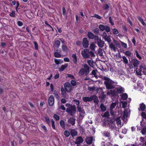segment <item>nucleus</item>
Wrapping results in <instances>:
<instances>
[{
    "mask_svg": "<svg viewBox=\"0 0 146 146\" xmlns=\"http://www.w3.org/2000/svg\"><path fill=\"white\" fill-rule=\"evenodd\" d=\"M124 91V89L120 86H117L115 87L113 90H108L107 91V95L111 98L117 96L118 94L123 92Z\"/></svg>",
    "mask_w": 146,
    "mask_h": 146,
    "instance_id": "nucleus-1",
    "label": "nucleus"
},
{
    "mask_svg": "<svg viewBox=\"0 0 146 146\" xmlns=\"http://www.w3.org/2000/svg\"><path fill=\"white\" fill-rule=\"evenodd\" d=\"M103 79L105 80L104 83L108 89H113L114 86L113 85L114 82L109 78L107 77H104Z\"/></svg>",
    "mask_w": 146,
    "mask_h": 146,
    "instance_id": "nucleus-2",
    "label": "nucleus"
},
{
    "mask_svg": "<svg viewBox=\"0 0 146 146\" xmlns=\"http://www.w3.org/2000/svg\"><path fill=\"white\" fill-rule=\"evenodd\" d=\"M66 106L68 107L66 111L68 113L71 115H73L76 111V108L74 105H72L69 104H66Z\"/></svg>",
    "mask_w": 146,
    "mask_h": 146,
    "instance_id": "nucleus-3",
    "label": "nucleus"
},
{
    "mask_svg": "<svg viewBox=\"0 0 146 146\" xmlns=\"http://www.w3.org/2000/svg\"><path fill=\"white\" fill-rule=\"evenodd\" d=\"M130 113V110L129 108L125 109L124 111L122 112L121 115L124 123H126L127 117L129 115Z\"/></svg>",
    "mask_w": 146,
    "mask_h": 146,
    "instance_id": "nucleus-4",
    "label": "nucleus"
},
{
    "mask_svg": "<svg viewBox=\"0 0 146 146\" xmlns=\"http://www.w3.org/2000/svg\"><path fill=\"white\" fill-rule=\"evenodd\" d=\"M84 69H81L79 72L80 75H82L84 74L87 75L89 72V66L86 64L84 65Z\"/></svg>",
    "mask_w": 146,
    "mask_h": 146,
    "instance_id": "nucleus-5",
    "label": "nucleus"
},
{
    "mask_svg": "<svg viewBox=\"0 0 146 146\" xmlns=\"http://www.w3.org/2000/svg\"><path fill=\"white\" fill-rule=\"evenodd\" d=\"M89 51L86 48L82 51L81 54L84 58H86L89 57Z\"/></svg>",
    "mask_w": 146,
    "mask_h": 146,
    "instance_id": "nucleus-6",
    "label": "nucleus"
},
{
    "mask_svg": "<svg viewBox=\"0 0 146 146\" xmlns=\"http://www.w3.org/2000/svg\"><path fill=\"white\" fill-rule=\"evenodd\" d=\"M100 30L102 31H103L106 30L107 32H109L110 31V29L109 27L107 26H104L102 25H100L99 26Z\"/></svg>",
    "mask_w": 146,
    "mask_h": 146,
    "instance_id": "nucleus-7",
    "label": "nucleus"
},
{
    "mask_svg": "<svg viewBox=\"0 0 146 146\" xmlns=\"http://www.w3.org/2000/svg\"><path fill=\"white\" fill-rule=\"evenodd\" d=\"M64 87L65 90L68 92H70L72 89V86L69 83H65Z\"/></svg>",
    "mask_w": 146,
    "mask_h": 146,
    "instance_id": "nucleus-8",
    "label": "nucleus"
},
{
    "mask_svg": "<svg viewBox=\"0 0 146 146\" xmlns=\"http://www.w3.org/2000/svg\"><path fill=\"white\" fill-rule=\"evenodd\" d=\"M108 126L112 130H114L116 128L114 123L111 120L109 122Z\"/></svg>",
    "mask_w": 146,
    "mask_h": 146,
    "instance_id": "nucleus-9",
    "label": "nucleus"
},
{
    "mask_svg": "<svg viewBox=\"0 0 146 146\" xmlns=\"http://www.w3.org/2000/svg\"><path fill=\"white\" fill-rule=\"evenodd\" d=\"M77 109L79 113L80 116L83 117L85 113L84 110L80 106H77Z\"/></svg>",
    "mask_w": 146,
    "mask_h": 146,
    "instance_id": "nucleus-10",
    "label": "nucleus"
},
{
    "mask_svg": "<svg viewBox=\"0 0 146 146\" xmlns=\"http://www.w3.org/2000/svg\"><path fill=\"white\" fill-rule=\"evenodd\" d=\"M82 44L84 48L88 47L89 45L88 41L86 38H84L83 39Z\"/></svg>",
    "mask_w": 146,
    "mask_h": 146,
    "instance_id": "nucleus-11",
    "label": "nucleus"
},
{
    "mask_svg": "<svg viewBox=\"0 0 146 146\" xmlns=\"http://www.w3.org/2000/svg\"><path fill=\"white\" fill-rule=\"evenodd\" d=\"M83 141V140L82 137H79L76 139V141L74 142V143L78 145L82 143Z\"/></svg>",
    "mask_w": 146,
    "mask_h": 146,
    "instance_id": "nucleus-12",
    "label": "nucleus"
},
{
    "mask_svg": "<svg viewBox=\"0 0 146 146\" xmlns=\"http://www.w3.org/2000/svg\"><path fill=\"white\" fill-rule=\"evenodd\" d=\"M54 102V97L52 96H50L48 99L49 104L50 106H52L53 105Z\"/></svg>",
    "mask_w": 146,
    "mask_h": 146,
    "instance_id": "nucleus-13",
    "label": "nucleus"
},
{
    "mask_svg": "<svg viewBox=\"0 0 146 146\" xmlns=\"http://www.w3.org/2000/svg\"><path fill=\"white\" fill-rule=\"evenodd\" d=\"M94 97L92 96L90 97H84L82 98V100L84 102H90L92 101V98Z\"/></svg>",
    "mask_w": 146,
    "mask_h": 146,
    "instance_id": "nucleus-14",
    "label": "nucleus"
},
{
    "mask_svg": "<svg viewBox=\"0 0 146 146\" xmlns=\"http://www.w3.org/2000/svg\"><path fill=\"white\" fill-rule=\"evenodd\" d=\"M60 44V40H56L53 44V47L54 48H58Z\"/></svg>",
    "mask_w": 146,
    "mask_h": 146,
    "instance_id": "nucleus-15",
    "label": "nucleus"
},
{
    "mask_svg": "<svg viewBox=\"0 0 146 146\" xmlns=\"http://www.w3.org/2000/svg\"><path fill=\"white\" fill-rule=\"evenodd\" d=\"M68 66V64L66 63L64 65H62L61 66L58 68L59 71L60 72L63 71L65 68H66Z\"/></svg>",
    "mask_w": 146,
    "mask_h": 146,
    "instance_id": "nucleus-16",
    "label": "nucleus"
},
{
    "mask_svg": "<svg viewBox=\"0 0 146 146\" xmlns=\"http://www.w3.org/2000/svg\"><path fill=\"white\" fill-rule=\"evenodd\" d=\"M102 133L104 136L108 137L109 139L111 138L110 132L108 131H105L103 132Z\"/></svg>",
    "mask_w": 146,
    "mask_h": 146,
    "instance_id": "nucleus-17",
    "label": "nucleus"
},
{
    "mask_svg": "<svg viewBox=\"0 0 146 146\" xmlns=\"http://www.w3.org/2000/svg\"><path fill=\"white\" fill-rule=\"evenodd\" d=\"M115 121L119 127H121L123 125L121 124V121L120 117L117 118L115 119Z\"/></svg>",
    "mask_w": 146,
    "mask_h": 146,
    "instance_id": "nucleus-18",
    "label": "nucleus"
},
{
    "mask_svg": "<svg viewBox=\"0 0 146 146\" xmlns=\"http://www.w3.org/2000/svg\"><path fill=\"white\" fill-rule=\"evenodd\" d=\"M93 138L92 137H87L86 139V141L88 144H91L92 142Z\"/></svg>",
    "mask_w": 146,
    "mask_h": 146,
    "instance_id": "nucleus-19",
    "label": "nucleus"
},
{
    "mask_svg": "<svg viewBox=\"0 0 146 146\" xmlns=\"http://www.w3.org/2000/svg\"><path fill=\"white\" fill-rule=\"evenodd\" d=\"M54 62L57 65L61 64L63 62V60L60 59H54Z\"/></svg>",
    "mask_w": 146,
    "mask_h": 146,
    "instance_id": "nucleus-20",
    "label": "nucleus"
},
{
    "mask_svg": "<svg viewBox=\"0 0 146 146\" xmlns=\"http://www.w3.org/2000/svg\"><path fill=\"white\" fill-rule=\"evenodd\" d=\"M104 41L102 40L101 39H100L97 42V44L98 46L100 48H102L104 46Z\"/></svg>",
    "mask_w": 146,
    "mask_h": 146,
    "instance_id": "nucleus-21",
    "label": "nucleus"
},
{
    "mask_svg": "<svg viewBox=\"0 0 146 146\" xmlns=\"http://www.w3.org/2000/svg\"><path fill=\"white\" fill-rule=\"evenodd\" d=\"M109 47L112 50L115 51L116 50V48L115 47L114 44L112 43H109Z\"/></svg>",
    "mask_w": 146,
    "mask_h": 146,
    "instance_id": "nucleus-22",
    "label": "nucleus"
},
{
    "mask_svg": "<svg viewBox=\"0 0 146 146\" xmlns=\"http://www.w3.org/2000/svg\"><path fill=\"white\" fill-rule=\"evenodd\" d=\"M75 119L72 117L69 119L68 121L69 123L71 124L72 125H74L75 123Z\"/></svg>",
    "mask_w": 146,
    "mask_h": 146,
    "instance_id": "nucleus-23",
    "label": "nucleus"
},
{
    "mask_svg": "<svg viewBox=\"0 0 146 146\" xmlns=\"http://www.w3.org/2000/svg\"><path fill=\"white\" fill-rule=\"evenodd\" d=\"M88 37L90 39H92L94 38V34L90 32H89L87 34Z\"/></svg>",
    "mask_w": 146,
    "mask_h": 146,
    "instance_id": "nucleus-24",
    "label": "nucleus"
},
{
    "mask_svg": "<svg viewBox=\"0 0 146 146\" xmlns=\"http://www.w3.org/2000/svg\"><path fill=\"white\" fill-rule=\"evenodd\" d=\"M137 18L143 26H146V24L144 22L143 19L139 16L137 17Z\"/></svg>",
    "mask_w": 146,
    "mask_h": 146,
    "instance_id": "nucleus-25",
    "label": "nucleus"
},
{
    "mask_svg": "<svg viewBox=\"0 0 146 146\" xmlns=\"http://www.w3.org/2000/svg\"><path fill=\"white\" fill-rule=\"evenodd\" d=\"M121 99L123 100H126L128 98V95L126 93H124L120 95Z\"/></svg>",
    "mask_w": 146,
    "mask_h": 146,
    "instance_id": "nucleus-26",
    "label": "nucleus"
},
{
    "mask_svg": "<svg viewBox=\"0 0 146 146\" xmlns=\"http://www.w3.org/2000/svg\"><path fill=\"white\" fill-rule=\"evenodd\" d=\"M87 63L90 66L92 67L94 66L95 64V62L91 60H88Z\"/></svg>",
    "mask_w": 146,
    "mask_h": 146,
    "instance_id": "nucleus-27",
    "label": "nucleus"
},
{
    "mask_svg": "<svg viewBox=\"0 0 146 146\" xmlns=\"http://www.w3.org/2000/svg\"><path fill=\"white\" fill-rule=\"evenodd\" d=\"M133 65L135 67H137L139 64V62L136 59H133Z\"/></svg>",
    "mask_w": 146,
    "mask_h": 146,
    "instance_id": "nucleus-28",
    "label": "nucleus"
},
{
    "mask_svg": "<svg viewBox=\"0 0 146 146\" xmlns=\"http://www.w3.org/2000/svg\"><path fill=\"white\" fill-rule=\"evenodd\" d=\"M62 49L63 51L66 53L67 52L68 50L67 47L64 44H62Z\"/></svg>",
    "mask_w": 146,
    "mask_h": 146,
    "instance_id": "nucleus-29",
    "label": "nucleus"
},
{
    "mask_svg": "<svg viewBox=\"0 0 146 146\" xmlns=\"http://www.w3.org/2000/svg\"><path fill=\"white\" fill-rule=\"evenodd\" d=\"M121 103L122 104V108L124 109L128 106V103L126 102L121 101Z\"/></svg>",
    "mask_w": 146,
    "mask_h": 146,
    "instance_id": "nucleus-30",
    "label": "nucleus"
},
{
    "mask_svg": "<svg viewBox=\"0 0 146 146\" xmlns=\"http://www.w3.org/2000/svg\"><path fill=\"white\" fill-rule=\"evenodd\" d=\"M72 57L73 58V61L74 64H76L77 61V57L75 54H72Z\"/></svg>",
    "mask_w": 146,
    "mask_h": 146,
    "instance_id": "nucleus-31",
    "label": "nucleus"
},
{
    "mask_svg": "<svg viewBox=\"0 0 146 146\" xmlns=\"http://www.w3.org/2000/svg\"><path fill=\"white\" fill-rule=\"evenodd\" d=\"M72 136H76L77 134V132L74 129H72L70 132Z\"/></svg>",
    "mask_w": 146,
    "mask_h": 146,
    "instance_id": "nucleus-32",
    "label": "nucleus"
},
{
    "mask_svg": "<svg viewBox=\"0 0 146 146\" xmlns=\"http://www.w3.org/2000/svg\"><path fill=\"white\" fill-rule=\"evenodd\" d=\"M104 38V39L105 40L107 41L108 42V43L111 42V40L110 36H107Z\"/></svg>",
    "mask_w": 146,
    "mask_h": 146,
    "instance_id": "nucleus-33",
    "label": "nucleus"
},
{
    "mask_svg": "<svg viewBox=\"0 0 146 146\" xmlns=\"http://www.w3.org/2000/svg\"><path fill=\"white\" fill-rule=\"evenodd\" d=\"M117 104V103L116 102L112 103L111 105L110 110H113V109L115 108Z\"/></svg>",
    "mask_w": 146,
    "mask_h": 146,
    "instance_id": "nucleus-34",
    "label": "nucleus"
},
{
    "mask_svg": "<svg viewBox=\"0 0 146 146\" xmlns=\"http://www.w3.org/2000/svg\"><path fill=\"white\" fill-rule=\"evenodd\" d=\"M54 56L56 58H60L62 56V55L60 53L57 52H54Z\"/></svg>",
    "mask_w": 146,
    "mask_h": 146,
    "instance_id": "nucleus-35",
    "label": "nucleus"
},
{
    "mask_svg": "<svg viewBox=\"0 0 146 146\" xmlns=\"http://www.w3.org/2000/svg\"><path fill=\"white\" fill-rule=\"evenodd\" d=\"M90 48L92 50H94L96 47V45L94 43H92L90 44Z\"/></svg>",
    "mask_w": 146,
    "mask_h": 146,
    "instance_id": "nucleus-36",
    "label": "nucleus"
},
{
    "mask_svg": "<svg viewBox=\"0 0 146 146\" xmlns=\"http://www.w3.org/2000/svg\"><path fill=\"white\" fill-rule=\"evenodd\" d=\"M122 58L123 60V62L125 64H126L128 63V60L126 57L125 56H123L122 57Z\"/></svg>",
    "mask_w": 146,
    "mask_h": 146,
    "instance_id": "nucleus-37",
    "label": "nucleus"
},
{
    "mask_svg": "<svg viewBox=\"0 0 146 146\" xmlns=\"http://www.w3.org/2000/svg\"><path fill=\"white\" fill-rule=\"evenodd\" d=\"M140 107L141 110L142 111H143L145 110V106L143 104H141L140 105Z\"/></svg>",
    "mask_w": 146,
    "mask_h": 146,
    "instance_id": "nucleus-38",
    "label": "nucleus"
},
{
    "mask_svg": "<svg viewBox=\"0 0 146 146\" xmlns=\"http://www.w3.org/2000/svg\"><path fill=\"white\" fill-rule=\"evenodd\" d=\"M94 96L92 98V100H93L94 103H98V100L97 96L95 95L93 96Z\"/></svg>",
    "mask_w": 146,
    "mask_h": 146,
    "instance_id": "nucleus-39",
    "label": "nucleus"
},
{
    "mask_svg": "<svg viewBox=\"0 0 146 146\" xmlns=\"http://www.w3.org/2000/svg\"><path fill=\"white\" fill-rule=\"evenodd\" d=\"M100 108L101 110L104 111H106V108L104 106V104H102L100 106Z\"/></svg>",
    "mask_w": 146,
    "mask_h": 146,
    "instance_id": "nucleus-40",
    "label": "nucleus"
},
{
    "mask_svg": "<svg viewBox=\"0 0 146 146\" xmlns=\"http://www.w3.org/2000/svg\"><path fill=\"white\" fill-rule=\"evenodd\" d=\"M97 72L96 70H93L92 72V74L96 78H97V76L96 75V72Z\"/></svg>",
    "mask_w": 146,
    "mask_h": 146,
    "instance_id": "nucleus-41",
    "label": "nucleus"
},
{
    "mask_svg": "<svg viewBox=\"0 0 146 146\" xmlns=\"http://www.w3.org/2000/svg\"><path fill=\"white\" fill-rule=\"evenodd\" d=\"M98 52L99 55L101 56H103V50L102 49L99 48L98 50Z\"/></svg>",
    "mask_w": 146,
    "mask_h": 146,
    "instance_id": "nucleus-42",
    "label": "nucleus"
},
{
    "mask_svg": "<svg viewBox=\"0 0 146 146\" xmlns=\"http://www.w3.org/2000/svg\"><path fill=\"white\" fill-rule=\"evenodd\" d=\"M60 125L61 127L63 128H65V123L63 120H61L60 121Z\"/></svg>",
    "mask_w": 146,
    "mask_h": 146,
    "instance_id": "nucleus-43",
    "label": "nucleus"
},
{
    "mask_svg": "<svg viewBox=\"0 0 146 146\" xmlns=\"http://www.w3.org/2000/svg\"><path fill=\"white\" fill-rule=\"evenodd\" d=\"M137 74L138 75H141V72L140 70L136 69L135 70Z\"/></svg>",
    "mask_w": 146,
    "mask_h": 146,
    "instance_id": "nucleus-44",
    "label": "nucleus"
},
{
    "mask_svg": "<svg viewBox=\"0 0 146 146\" xmlns=\"http://www.w3.org/2000/svg\"><path fill=\"white\" fill-rule=\"evenodd\" d=\"M61 90L62 95L64 96H65L66 94V92L64 90L63 88H62Z\"/></svg>",
    "mask_w": 146,
    "mask_h": 146,
    "instance_id": "nucleus-45",
    "label": "nucleus"
},
{
    "mask_svg": "<svg viewBox=\"0 0 146 146\" xmlns=\"http://www.w3.org/2000/svg\"><path fill=\"white\" fill-rule=\"evenodd\" d=\"M73 102L75 104L78 106H79L80 104L79 100L75 99L74 100Z\"/></svg>",
    "mask_w": 146,
    "mask_h": 146,
    "instance_id": "nucleus-46",
    "label": "nucleus"
},
{
    "mask_svg": "<svg viewBox=\"0 0 146 146\" xmlns=\"http://www.w3.org/2000/svg\"><path fill=\"white\" fill-rule=\"evenodd\" d=\"M44 118L46 122L49 125L50 123V121L48 117L46 116Z\"/></svg>",
    "mask_w": 146,
    "mask_h": 146,
    "instance_id": "nucleus-47",
    "label": "nucleus"
},
{
    "mask_svg": "<svg viewBox=\"0 0 146 146\" xmlns=\"http://www.w3.org/2000/svg\"><path fill=\"white\" fill-rule=\"evenodd\" d=\"M113 33L114 35H117L119 33V32L117 30L115 29H113Z\"/></svg>",
    "mask_w": 146,
    "mask_h": 146,
    "instance_id": "nucleus-48",
    "label": "nucleus"
},
{
    "mask_svg": "<svg viewBox=\"0 0 146 146\" xmlns=\"http://www.w3.org/2000/svg\"><path fill=\"white\" fill-rule=\"evenodd\" d=\"M15 11H12V12L10 13L9 14L10 16L12 17H14L15 16Z\"/></svg>",
    "mask_w": 146,
    "mask_h": 146,
    "instance_id": "nucleus-49",
    "label": "nucleus"
},
{
    "mask_svg": "<svg viewBox=\"0 0 146 146\" xmlns=\"http://www.w3.org/2000/svg\"><path fill=\"white\" fill-rule=\"evenodd\" d=\"M51 123H52V128L53 129H55V126L54 125V121L53 120V119H52L51 120Z\"/></svg>",
    "mask_w": 146,
    "mask_h": 146,
    "instance_id": "nucleus-50",
    "label": "nucleus"
},
{
    "mask_svg": "<svg viewBox=\"0 0 146 146\" xmlns=\"http://www.w3.org/2000/svg\"><path fill=\"white\" fill-rule=\"evenodd\" d=\"M141 132L143 135L145 134L146 133V128L145 127L143 128L141 131Z\"/></svg>",
    "mask_w": 146,
    "mask_h": 146,
    "instance_id": "nucleus-51",
    "label": "nucleus"
},
{
    "mask_svg": "<svg viewBox=\"0 0 146 146\" xmlns=\"http://www.w3.org/2000/svg\"><path fill=\"white\" fill-rule=\"evenodd\" d=\"M64 134L65 136L67 137H68L70 135L69 132L67 130H66L64 131Z\"/></svg>",
    "mask_w": 146,
    "mask_h": 146,
    "instance_id": "nucleus-52",
    "label": "nucleus"
},
{
    "mask_svg": "<svg viewBox=\"0 0 146 146\" xmlns=\"http://www.w3.org/2000/svg\"><path fill=\"white\" fill-rule=\"evenodd\" d=\"M121 43L122 45V47L123 48H127V45L126 43H124L122 42H121Z\"/></svg>",
    "mask_w": 146,
    "mask_h": 146,
    "instance_id": "nucleus-53",
    "label": "nucleus"
},
{
    "mask_svg": "<svg viewBox=\"0 0 146 146\" xmlns=\"http://www.w3.org/2000/svg\"><path fill=\"white\" fill-rule=\"evenodd\" d=\"M103 8L104 10H106L108 9L109 7L108 5L107 4H105L103 6Z\"/></svg>",
    "mask_w": 146,
    "mask_h": 146,
    "instance_id": "nucleus-54",
    "label": "nucleus"
},
{
    "mask_svg": "<svg viewBox=\"0 0 146 146\" xmlns=\"http://www.w3.org/2000/svg\"><path fill=\"white\" fill-rule=\"evenodd\" d=\"M126 55L128 56H129L131 54V52L129 51H127L125 53Z\"/></svg>",
    "mask_w": 146,
    "mask_h": 146,
    "instance_id": "nucleus-55",
    "label": "nucleus"
},
{
    "mask_svg": "<svg viewBox=\"0 0 146 146\" xmlns=\"http://www.w3.org/2000/svg\"><path fill=\"white\" fill-rule=\"evenodd\" d=\"M34 44L35 45V48L36 50H38V44L36 42H34Z\"/></svg>",
    "mask_w": 146,
    "mask_h": 146,
    "instance_id": "nucleus-56",
    "label": "nucleus"
},
{
    "mask_svg": "<svg viewBox=\"0 0 146 146\" xmlns=\"http://www.w3.org/2000/svg\"><path fill=\"white\" fill-rule=\"evenodd\" d=\"M93 17L98 19H100L101 18V17L100 16L96 14H94Z\"/></svg>",
    "mask_w": 146,
    "mask_h": 146,
    "instance_id": "nucleus-57",
    "label": "nucleus"
},
{
    "mask_svg": "<svg viewBox=\"0 0 146 146\" xmlns=\"http://www.w3.org/2000/svg\"><path fill=\"white\" fill-rule=\"evenodd\" d=\"M71 84L74 86H76V82L74 80H71Z\"/></svg>",
    "mask_w": 146,
    "mask_h": 146,
    "instance_id": "nucleus-58",
    "label": "nucleus"
},
{
    "mask_svg": "<svg viewBox=\"0 0 146 146\" xmlns=\"http://www.w3.org/2000/svg\"><path fill=\"white\" fill-rule=\"evenodd\" d=\"M135 52L136 54V56L139 59H141V56L139 55V54H138V52L137 51H135Z\"/></svg>",
    "mask_w": 146,
    "mask_h": 146,
    "instance_id": "nucleus-59",
    "label": "nucleus"
},
{
    "mask_svg": "<svg viewBox=\"0 0 146 146\" xmlns=\"http://www.w3.org/2000/svg\"><path fill=\"white\" fill-rule=\"evenodd\" d=\"M90 55L91 57H94L95 56V55L93 52L92 51L89 52V56Z\"/></svg>",
    "mask_w": 146,
    "mask_h": 146,
    "instance_id": "nucleus-60",
    "label": "nucleus"
},
{
    "mask_svg": "<svg viewBox=\"0 0 146 146\" xmlns=\"http://www.w3.org/2000/svg\"><path fill=\"white\" fill-rule=\"evenodd\" d=\"M53 94L55 95L56 98L57 99L59 100L58 96V94L56 91H54Z\"/></svg>",
    "mask_w": 146,
    "mask_h": 146,
    "instance_id": "nucleus-61",
    "label": "nucleus"
},
{
    "mask_svg": "<svg viewBox=\"0 0 146 146\" xmlns=\"http://www.w3.org/2000/svg\"><path fill=\"white\" fill-rule=\"evenodd\" d=\"M113 42L116 46L118 45L119 44L118 41L115 40H114Z\"/></svg>",
    "mask_w": 146,
    "mask_h": 146,
    "instance_id": "nucleus-62",
    "label": "nucleus"
},
{
    "mask_svg": "<svg viewBox=\"0 0 146 146\" xmlns=\"http://www.w3.org/2000/svg\"><path fill=\"white\" fill-rule=\"evenodd\" d=\"M94 38L95 40H97V42H98L100 39H101L100 38H99L98 36H94Z\"/></svg>",
    "mask_w": 146,
    "mask_h": 146,
    "instance_id": "nucleus-63",
    "label": "nucleus"
},
{
    "mask_svg": "<svg viewBox=\"0 0 146 146\" xmlns=\"http://www.w3.org/2000/svg\"><path fill=\"white\" fill-rule=\"evenodd\" d=\"M17 25L20 27H21L22 26L23 24V23L21 21H19L17 22Z\"/></svg>",
    "mask_w": 146,
    "mask_h": 146,
    "instance_id": "nucleus-64",
    "label": "nucleus"
}]
</instances>
